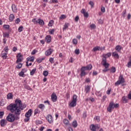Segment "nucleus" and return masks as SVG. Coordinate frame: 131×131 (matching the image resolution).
<instances>
[{
    "label": "nucleus",
    "instance_id": "f257e3e1",
    "mask_svg": "<svg viewBox=\"0 0 131 131\" xmlns=\"http://www.w3.org/2000/svg\"><path fill=\"white\" fill-rule=\"evenodd\" d=\"M26 104H22V101L16 99L14 103H11L7 107V110H9L13 114H9L6 118L7 121L9 122H14L15 120H19L21 110H24L26 108Z\"/></svg>",
    "mask_w": 131,
    "mask_h": 131
},
{
    "label": "nucleus",
    "instance_id": "f03ea898",
    "mask_svg": "<svg viewBox=\"0 0 131 131\" xmlns=\"http://www.w3.org/2000/svg\"><path fill=\"white\" fill-rule=\"evenodd\" d=\"M119 104L118 103L115 104L113 101L110 103L108 106L107 107V110L108 112H112V109L114 108H118Z\"/></svg>",
    "mask_w": 131,
    "mask_h": 131
},
{
    "label": "nucleus",
    "instance_id": "7ed1b4c3",
    "mask_svg": "<svg viewBox=\"0 0 131 131\" xmlns=\"http://www.w3.org/2000/svg\"><path fill=\"white\" fill-rule=\"evenodd\" d=\"M77 101V96L74 95L73 96V99L71 102L70 103L71 107H75L76 106V102Z\"/></svg>",
    "mask_w": 131,
    "mask_h": 131
},
{
    "label": "nucleus",
    "instance_id": "20e7f679",
    "mask_svg": "<svg viewBox=\"0 0 131 131\" xmlns=\"http://www.w3.org/2000/svg\"><path fill=\"white\" fill-rule=\"evenodd\" d=\"M32 22H33L34 24H39V25L43 26L45 25V22L43 20L40 19H38V20H36V19L34 18L32 20Z\"/></svg>",
    "mask_w": 131,
    "mask_h": 131
},
{
    "label": "nucleus",
    "instance_id": "39448f33",
    "mask_svg": "<svg viewBox=\"0 0 131 131\" xmlns=\"http://www.w3.org/2000/svg\"><path fill=\"white\" fill-rule=\"evenodd\" d=\"M125 82L124 78L122 75H120L119 77V80L117 81L115 83V85H119L121 83H124Z\"/></svg>",
    "mask_w": 131,
    "mask_h": 131
},
{
    "label": "nucleus",
    "instance_id": "423d86ee",
    "mask_svg": "<svg viewBox=\"0 0 131 131\" xmlns=\"http://www.w3.org/2000/svg\"><path fill=\"white\" fill-rule=\"evenodd\" d=\"M92 68H93V66L90 64L87 65L86 67H82L81 69L84 71H85V70H91Z\"/></svg>",
    "mask_w": 131,
    "mask_h": 131
},
{
    "label": "nucleus",
    "instance_id": "0eeeda50",
    "mask_svg": "<svg viewBox=\"0 0 131 131\" xmlns=\"http://www.w3.org/2000/svg\"><path fill=\"white\" fill-rule=\"evenodd\" d=\"M81 13L84 15L85 18H89V13L85 12V9H82L81 11Z\"/></svg>",
    "mask_w": 131,
    "mask_h": 131
},
{
    "label": "nucleus",
    "instance_id": "6e6552de",
    "mask_svg": "<svg viewBox=\"0 0 131 131\" xmlns=\"http://www.w3.org/2000/svg\"><path fill=\"white\" fill-rule=\"evenodd\" d=\"M46 119L49 123H52V122H53V117H52V115H49L46 117Z\"/></svg>",
    "mask_w": 131,
    "mask_h": 131
},
{
    "label": "nucleus",
    "instance_id": "1a4fd4ad",
    "mask_svg": "<svg viewBox=\"0 0 131 131\" xmlns=\"http://www.w3.org/2000/svg\"><path fill=\"white\" fill-rule=\"evenodd\" d=\"M32 115V110L30 109L26 114L25 116L26 117H30Z\"/></svg>",
    "mask_w": 131,
    "mask_h": 131
},
{
    "label": "nucleus",
    "instance_id": "9d476101",
    "mask_svg": "<svg viewBox=\"0 0 131 131\" xmlns=\"http://www.w3.org/2000/svg\"><path fill=\"white\" fill-rule=\"evenodd\" d=\"M7 120L5 119H2L0 121V123L2 127H4V126H5L6 124H7Z\"/></svg>",
    "mask_w": 131,
    "mask_h": 131
},
{
    "label": "nucleus",
    "instance_id": "9b49d317",
    "mask_svg": "<svg viewBox=\"0 0 131 131\" xmlns=\"http://www.w3.org/2000/svg\"><path fill=\"white\" fill-rule=\"evenodd\" d=\"M51 99L53 102H56L57 101V95H56V94L53 93L52 94Z\"/></svg>",
    "mask_w": 131,
    "mask_h": 131
},
{
    "label": "nucleus",
    "instance_id": "f8f14e48",
    "mask_svg": "<svg viewBox=\"0 0 131 131\" xmlns=\"http://www.w3.org/2000/svg\"><path fill=\"white\" fill-rule=\"evenodd\" d=\"M53 52V49H49L47 51H46L45 54L46 56H50L52 54V52Z\"/></svg>",
    "mask_w": 131,
    "mask_h": 131
},
{
    "label": "nucleus",
    "instance_id": "ddd939ff",
    "mask_svg": "<svg viewBox=\"0 0 131 131\" xmlns=\"http://www.w3.org/2000/svg\"><path fill=\"white\" fill-rule=\"evenodd\" d=\"M102 62H101V64L102 63H107V59H106V55L105 54H103L102 55Z\"/></svg>",
    "mask_w": 131,
    "mask_h": 131
},
{
    "label": "nucleus",
    "instance_id": "4468645a",
    "mask_svg": "<svg viewBox=\"0 0 131 131\" xmlns=\"http://www.w3.org/2000/svg\"><path fill=\"white\" fill-rule=\"evenodd\" d=\"M11 8L13 13H17V7L15 4H13Z\"/></svg>",
    "mask_w": 131,
    "mask_h": 131
},
{
    "label": "nucleus",
    "instance_id": "2eb2a0df",
    "mask_svg": "<svg viewBox=\"0 0 131 131\" xmlns=\"http://www.w3.org/2000/svg\"><path fill=\"white\" fill-rule=\"evenodd\" d=\"M38 108L41 110V111H43L45 110V108H46V106L43 104H40L38 105Z\"/></svg>",
    "mask_w": 131,
    "mask_h": 131
},
{
    "label": "nucleus",
    "instance_id": "dca6fc26",
    "mask_svg": "<svg viewBox=\"0 0 131 131\" xmlns=\"http://www.w3.org/2000/svg\"><path fill=\"white\" fill-rule=\"evenodd\" d=\"M45 40L48 43L51 42V37L50 35H47L45 38Z\"/></svg>",
    "mask_w": 131,
    "mask_h": 131
},
{
    "label": "nucleus",
    "instance_id": "f3484780",
    "mask_svg": "<svg viewBox=\"0 0 131 131\" xmlns=\"http://www.w3.org/2000/svg\"><path fill=\"white\" fill-rule=\"evenodd\" d=\"M90 90H91V86H90V85H87L85 86V91L86 94H88V93L90 92Z\"/></svg>",
    "mask_w": 131,
    "mask_h": 131
},
{
    "label": "nucleus",
    "instance_id": "a211bd4d",
    "mask_svg": "<svg viewBox=\"0 0 131 131\" xmlns=\"http://www.w3.org/2000/svg\"><path fill=\"white\" fill-rule=\"evenodd\" d=\"M113 57H115L117 59H119V55L117 54V52H113Z\"/></svg>",
    "mask_w": 131,
    "mask_h": 131
},
{
    "label": "nucleus",
    "instance_id": "6ab92c4d",
    "mask_svg": "<svg viewBox=\"0 0 131 131\" xmlns=\"http://www.w3.org/2000/svg\"><path fill=\"white\" fill-rule=\"evenodd\" d=\"M90 129L92 131H96L97 130V128L96 127V126H95V125L92 124L90 126Z\"/></svg>",
    "mask_w": 131,
    "mask_h": 131
},
{
    "label": "nucleus",
    "instance_id": "aec40b11",
    "mask_svg": "<svg viewBox=\"0 0 131 131\" xmlns=\"http://www.w3.org/2000/svg\"><path fill=\"white\" fill-rule=\"evenodd\" d=\"M16 64H17V66H16V68H17V69H21V68H22V66H23V64L21 63H16Z\"/></svg>",
    "mask_w": 131,
    "mask_h": 131
},
{
    "label": "nucleus",
    "instance_id": "412c9836",
    "mask_svg": "<svg viewBox=\"0 0 131 131\" xmlns=\"http://www.w3.org/2000/svg\"><path fill=\"white\" fill-rule=\"evenodd\" d=\"M9 21H10V22H12V21H13V20L15 19V16L13 15V14H10L9 16Z\"/></svg>",
    "mask_w": 131,
    "mask_h": 131
},
{
    "label": "nucleus",
    "instance_id": "4be33fe9",
    "mask_svg": "<svg viewBox=\"0 0 131 131\" xmlns=\"http://www.w3.org/2000/svg\"><path fill=\"white\" fill-rule=\"evenodd\" d=\"M116 69L114 67H112L110 70V73H115Z\"/></svg>",
    "mask_w": 131,
    "mask_h": 131
},
{
    "label": "nucleus",
    "instance_id": "5701e85b",
    "mask_svg": "<svg viewBox=\"0 0 131 131\" xmlns=\"http://www.w3.org/2000/svg\"><path fill=\"white\" fill-rule=\"evenodd\" d=\"M102 66H104V68H108L110 64L108 63H102Z\"/></svg>",
    "mask_w": 131,
    "mask_h": 131
},
{
    "label": "nucleus",
    "instance_id": "b1692460",
    "mask_svg": "<svg viewBox=\"0 0 131 131\" xmlns=\"http://www.w3.org/2000/svg\"><path fill=\"white\" fill-rule=\"evenodd\" d=\"M72 125H73V127H74V128L77 127V121L76 120H74L72 122Z\"/></svg>",
    "mask_w": 131,
    "mask_h": 131
},
{
    "label": "nucleus",
    "instance_id": "393cba45",
    "mask_svg": "<svg viewBox=\"0 0 131 131\" xmlns=\"http://www.w3.org/2000/svg\"><path fill=\"white\" fill-rule=\"evenodd\" d=\"M115 50L117 51V52H120L121 51V47L120 45H118L116 47Z\"/></svg>",
    "mask_w": 131,
    "mask_h": 131
},
{
    "label": "nucleus",
    "instance_id": "a878e982",
    "mask_svg": "<svg viewBox=\"0 0 131 131\" xmlns=\"http://www.w3.org/2000/svg\"><path fill=\"white\" fill-rule=\"evenodd\" d=\"M45 59V57H42V58H37L36 59V62L39 64V63H41L43 60Z\"/></svg>",
    "mask_w": 131,
    "mask_h": 131
},
{
    "label": "nucleus",
    "instance_id": "bb28decb",
    "mask_svg": "<svg viewBox=\"0 0 131 131\" xmlns=\"http://www.w3.org/2000/svg\"><path fill=\"white\" fill-rule=\"evenodd\" d=\"M80 70H81V74H80L81 76H84V75H85L86 73H85V72H84V71H83V70L81 69Z\"/></svg>",
    "mask_w": 131,
    "mask_h": 131
},
{
    "label": "nucleus",
    "instance_id": "cd10ccee",
    "mask_svg": "<svg viewBox=\"0 0 131 131\" xmlns=\"http://www.w3.org/2000/svg\"><path fill=\"white\" fill-rule=\"evenodd\" d=\"M27 61L30 62H33V61H34V57L32 56L29 58H27Z\"/></svg>",
    "mask_w": 131,
    "mask_h": 131
},
{
    "label": "nucleus",
    "instance_id": "c85d7f7f",
    "mask_svg": "<svg viewBox=\"0 0 131 131\" xmlns=\"http://www.w3.org/2000/svg\"><path fill=\"white\" fill-rule=\"evenodd\" d=\"M39 113H40V111H39V110H38V108H36L34 110V115H36V114H39Z\"/></svg>",
    "mask_w": 131,
    "mask_h": 131
},
{
    "label": "nucleus",
    "instance_id": "c756f323",
    "mask_svg": "<svg viewBox=\"0 0 131 131\" xmlns=\"http://www.w3.org/2000/svg\"><path fill=\"white\" fill-rule=\"evenodd\" d=\"M35 71H36V68L33 69L31 72H30V75H33L34 73H35Z\"/></svg>",
    "mask_w": 131,
    "mask_h": 131
},
{
    "label": "nucleus",
    "instance_id": "7c9ffc66",
    "mask_svg": "<svg viewBox=\"0 0 131 131\" xmlns=\"http://www.w3.org/2000/svg\"><path fill=\"white\" fill-rule=\"evenodd\" d=\"M7 99H13V95L12 93H9L7 95Z\"/></svg>",
    "mask_w": 131,
    "mask_h": 131
},
{
    "label": "nucleus",
    "instance_id": "2f4dec72",
    "mask_svg": "<svg viewBox=\"0 0 131 131\" xmlns=\"http://www.w3.org/2000/svg\"><path fill=\"white\" fill-rule=\"evenodd\" d=\"M18 75L21 77H24L25 76L24 73L22 72V71H21V72L18 74Z\"/></svg>",
    "mask_w": 131,
    "mask_h": 131
},
{
    "label": "nucleus",
    "instance_id": "473e14b6",
    "mask_svg": "<svg viewBox=\"0 0 131 131\" xmlns=\"http://www.w3.org/2000/svg\"><path fill=\"white\" fill-rule=\"evenodd\" d=\"M54 23V20H50L48 26L50 27H52L53 26V24Z\"/></svg>",
    "mask_w": 131,
    "mask_h": 131
},
{
    "label": "nucleus",
    "instance_id": "72a5a7b5",
    "mask_svg": "<svg viewBox=\"0 0 131 131\" xmlns=\"http://www.w3.org/2000/svg\"><path fill=\"white\" fill-rule=\"evenodd\" d=\"M48 31L49 32V34H53L54 32H55V29H50Z\"/></svg>",
    "mask_w": 131,
    "mask_h": 131
},
{
    "label": "nucleus",
    "instance_id": "f704fd0d",
    "mask_svg": "<svg viewBox=\"0 0 131 131\" xmlns=\"http://www.w3.org/2000/svg\"><path fill=\"white\" fill-rule=\"evenodd\" d=\"M90 27L91 28V29H96V25L92 24L91 25H90Z\"/></svg>",
    "mask_w": 131,
    "mask_h": 131
},
{
    "label": "nucleus",
    "instance_id": "c9c22d12",
    "mask_svg": "<svg viewBox=\"0 0 131 131\" xmlns=\"http://www.w3.org/2000/svg\"><path fill=\"white\" fill-rule=\"evenodd\" d=\"M99 47H94L93 49V52H97V51H99Z\"/></svg>",
    "mask_w": 131,
    "mask_h": 131
},
{
    "label": "nucleus",
    "instance_id": "e433bc0d",
    "mask_svg": "<svg viewBox=\"0 0 131 131\" xmlns=\"http://www.w3.org/2000/svg\"><path fill=\"white\" fill-rule=\"evenodd\" d=\"M43 75L44 76H48V75H49V72L47 71H43Z\"/></svg>",
    "mask_w": 131,
    "mask_h": 131
},
{
    "label": "nucleus",
    "instance_id": "4c0bfd02",
    "mask_svg": "<svg viewBox=\"0 0 131 131\" xmlns=\"http://www.w3.org/2000/svg\"><path fill=\"white\" fill-rule=\"evenodd\" d=\"M23 30V26H21L18 28V32H22Z\"/></svg>",
    "mask_w": 131,
    "mask_h": 131
},
{
    "label": "nucleus",
    "instance_id": "58836bf2",
    "mask_svg": "<svg viewBox=\"0 0 131 131\" xmlns=\"http://www.w3.org/2000/svg\"><path fill=\"white\" fill-rule=\"evenodd\" d=\"M2 58H3V59H7V53H4L2 55Z\"/></svg>",
    "mask_w": 131,
    "mask_h": 131
},
{
    "label": "nucleus",
    "instance_id": "ea45409f",
    "mask_svg": "<svg viewBox=\"0 0 131 131\" xmlns=\"http://www.w3.org/2000/svg\"><path fill=\"white\" fill-rule=\"evenodd\" d=\"M73 45H77V39H76V38H74L73 39Z\"/></svg>",
    "mask_w": 131,
    "mask_h": 131
},
{
    "label": "nucleus",
    "instance_id": "a19ab883",
    "mask_svg": "<svg viewBox=\"0 0 131 131\" xmlns=\"http://www.w3.org/2000/svg\"><path fill=\"white\" fill-rule=\"evenodd\" d=\"M80 53V51H79V49H76L75 50V53L76 55H79V53Z\"/></svg>",
    "mask_w": 131,
    "mask_h": 131
},
{
    "label": "nucleus",
    "instance_id": "79ce46f5",
    "mask_svg": "<svg viewBox=\"0 0 131 131\" xmlns=\"http://www.w3.org/2000/svg\"><path fill=\"white\" fill-rule=\"evenodd\" d=\"M4 28H5V29H9L10 26L8 25H4L3 26Z\"/></svg>",
    "mask_w": 131,
    "mask_h": 131
},
{
    "label": "nucleus",
    "instance_id": "37998d69",
    "mask_svg": "<svg viewBox=\"0 0 131 131\" xmlns=\"http://www.w3.org/2000/svg\"><path fill=\"white\" fill-rule=\"evenodd\" d=\"M103 55H105V57H107L109 58L110 57H111V53L108 52L107 54H103Z\"/></svg>",
    "mask_w": 131,
    "mask_h": 131
},
{
    "label": "nucleus",
    "instance_id": "c03bdc74",
    "mask_svg": "<svg viewBox=\"0 0 131 131\" xmlns=\"http://www.w3.org/2000/svg\"><path fill=\"white\" fill-rule=\"evenodd\" d=\"M20 21H21L20 20V18H16V20H15L16 24H19V23H20Z\"/></svg>",
    "mask_w": 131,
    "mask_h": 131
},
{
    "label": "nucleus",
    "instance_id": "a18cd8bd",
    "mask_svg": "<svg viewBox=\"0 0 131 131\" xmlns=\"http://www.w3.org/2000/svg\"><path fill=\"white\" fill-rule=\"evenodd\" d=\"M126 66H127V67H128V68H130V67H131V61H129L127 63Z\"/></svg>",
    "mask_w": 131,
    "mask_h": 131
},
{
    "label": "nucleus",
    "instance_id": "49530a36",
    "mask_svg": "<svg viewBox=\"0 0 131 131\" xmlns=\"http://www.w3.org/2000/svg\"><path fill=\"white\" fill-rule=\"evenodd\" d=\"M3 36H4V37H9V34H8L7 33H4Z\"/></svg>",
    "mask_w": 131,
    "mask_h": 131
},
{
    "label": "nucleus",
    "instance_id": "de8ad7c7",
    "mask_svg": "<svg viewBox=\"0 0 131 131\" xmlns=\"http://www.w3.org/2000/svg\"><path fill=\"white\" fill-rule=\"evenodd\" d=\"M89 5H90V6H91L92 8H93V7H94L95 4H94V2H93V1H90L89 2Z\"/></svg>",
    "mask_w": 131,
    "mask_h": 131
},
{
    "label": "nucleus",
    "instance_id": "09e8293b",
    "mask_svg": "<svg viewBox=\"0 0 131 131\" xmlns=\"http://www.w3.org/2000/svg\"><path fill=\"white\" fill-rule=\"evenodd\" d=\"M122 100H123V103H125L127 102V100L126 99V98H125V97H123Z\"/></svg>",
    "mask_w": 131,
    "mask_h": 131
},
{
    "label": "nucleus",
    "instance_id": "8fccbe9b",
    "mask_svg": "<svg viewBox=\"0 0 131 131\" xmlns=\"http://www.w3.org/2000/svg\"><path fill=\"white\" fill-rule=\"evenodd\" d=\"M20 62H22V59H21V58H17V60L16 61V63H19Z\"/></svg>",
    "mask_w": 131,
    "mask_h": 131
},
{
    "label": "nucleus",
    "instance_id": "3c124183",
    "mask_svg": "<svg viewBox=\"0 0 131 131\" xmlns=\"http://www.w3.org/2000/svg\"><path fill=\"white\" fill-rule=\"evenodd\" d=\"M21 57H22V54H21V53H18L16 56L17 58H21Z\"/></svg>",
    "mask_w": 131,
    "mask_h": 131
},
{
    "label": "nucleus",
    "instance_id": "603ef678",
    "mask_svg": "<svg viewBox=\"0 0 131 131\" xmlns=\"http://www.w3.org/2000/svg\"><path fill=\"white\" fill-rule=\"evenodd\" d=\"M78 20H79V16H76L75 18V21L76 22H78Z\"/></svg>",
    "mask_w": 131,
    "mask_h": 131
},
{
    "label": "nucleus",
    "instance_id": "864d4df0",
    "mask_svg": "<svg viewBox=\"0 0 131 131\" xmlns=\"http://www.w3.org/2000/svg\"><path fill=\"white\" fill-rule=\"evenodd\" d=\"M4 51H5V52H6V53H8V51H9V48H8V46L6 47L4 49Z\"/></svg>",
    "mask_w": 131,
    "mask_h": 131
},
{
    "label": "nucleus",
    "instance_id": "5fc2aeb1",
    "mask_svg": "<svg viewBox=\"0 0 131 131\" xmlns=\"http://www.w3.org/2000/svg\"><path fill=\"white\" fill-rule=\"evenodd\" d=\"M4 112H0V119L3 118V116H4Z\"/></svg>",
    "mask_w": 131,
    "mask_h": 131
},
{
    "label": "nucleus",
    "instance_id": "6e6d98bb",
    "mask_svg": "<svg viewBox=\"0 0 131 131\" xmlns=\"http://www.w3.org/2000/svg\"><path fill=\"white\" fill-rule=\"evenodd\" d=\"M125 14H126V10H124L122 12L123 17H125Z\"/></svg>",
    "mask_w": 131,
    "mask_h": 131
},
{
    "label": "nucleus",
    "instance_id": "4d7b16f0",
    "mask_svg": "<svg viewBox=\"0 0 131 131\" xmlns=\"http://www.w3.org/2000/svg\"><path fill=\"white\" fill-rule=\"evenodd\" d=\"M101 11L102 13H105V7H101Z\"/></svg>",
    "mask_w": 131,
    "mask_h": 131
},
{
    "label": "nucleus",
    "instance_id": "13d9d810",
    "mask_svg": "<svg viewBox=\"0 0 131 131\" xmlns=\"http://www.w3.org/2000/svg\"><path fill=\"white\" fill-rule=\"evenodd\" d=\"M95 118L96 120H97V121H98V122H99V121H100V116H96Z\"/></svg>",
    "mask_w": 131,
    "mask_h": 131
},
{
    "label": "nucleus",
    "instance_id": "bf43d9fd",
    "mask_svg": "<svg viewBox=\"0 0 131 131\" xmlns=\"http://www.w3.org/2000/svg\"><path fill=\"white\" fill-rule=\"evenodd\" d=\"M49 61L50 63H54V58L51 57L49 59Z\"/></svg>",
    "mask_w": 131,
    "mask_h": 131
},
{
    "label": "nucleus",
    "instance_id": "052dcab7",
    "mask_svg": "<svg viewBox=\"0 0 131 131\" xmlns=\"http://www.w3.org/2000/svg\"><path fill=\"white\" fill-rule=\"evenodd\" d=\"M26 117L27 118L24 119V121L25 122H27L29 121L30 118H29V117Z\"/></svg>",
    "mask_w": 131,
    "mask_h": 131
},
{
    "label": "nucleus",
    "instance_id": "680f3d73",
    "mask_svg": "<svg viewBox=\"0 0 131 131\" xmlns=\"http://www.w3.org/2000/svg\"><path fill=\"white\" fill-rule=\"evenodd\" d=\"M41 123H42L41 121H37L36 122V124H41Z\"/></svg>",
    "mask_w": 131,
    "mask_h": 131
},
{
    "label": "nucleus",
    "instance_id": "e2e57ef3",
    "mask_svg": "<svg viewBox=\"0 0 131 131\" xmlns=\"http://www.w3.org/2000/svg\"><path fill=\"white\" fill-rule=\"evenodd\" d=\"M108 70H110L109 69L105 68L104 69H103L102 70V71H103V72H107V71H108Z\"/></svg>",
    "mask_w": 131,
    "mask_h": 131
},
{
    "label": "nucleus",
    "instance_id": "0e129e2a",
    "mask_svg": "<svg viewBox=\"0 0 131 131\" xmlns=\"http://www.w3.org/2000/svg\"><path fill=\"white\" fill-rule=\"evenodd\" d=\"M99 51H104L105 47H101H101H99Z\"/></svg>",
    "mask_w": 131,
    "mask_h": 131
},
{
    "label": "nucleus",
    "instance_id": "69168bd1",
    "mask_svg": "<svg viewBox=\"0 0 131 131\" xmlns=\"http://www.w3.org/2000/svg\"><path fill=\"white\" fill-rule=\"evenodd\" d=\"M21 72H24V73H25L26 72H27V69H23L21 70Z\"/></svg>",
    "mask_w": 131,
    "mask_h": 131
},
{
    "label": "nucleus",
    "instance_id": "338daca9",
    "mask_svg": "<svg viewBox=\"0 0 131 131\" xmlns=\"http://www.w3.org/2000/svg\"><path fill=\"white\" fill-rule=\"evenodd\" d=\"M12 51H13V52H16V51H17V48H16V47H13V49H12Z\"/></svg>",
    "mask_w": 131,
    "mask_h": 131
},
{
    "label": "nucleus",
    "instance_id": "774afa93",
    "mask_svg": "<svg viewBox=\"0 0 131 131\" xmlns=\"http://www.w3.org/2000/svg\"><path fill=\"white\" fill-rule=\"evenodd\" d=\"M128 98L129 99V100H131V93L129 92V93L128 95Z\"/></svg>",
    "mask_w": 131,
    "mask_h": 131
}]
</instances>
